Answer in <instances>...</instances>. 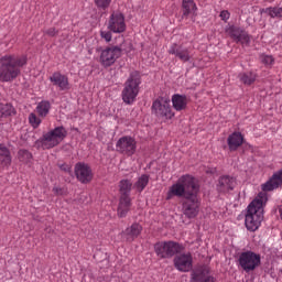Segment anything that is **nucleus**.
<instances>
[{
  "mask_svg": "<svg viewBox=\"0 0 282 282\" xmlns=\"http://www.w3.org/2000/svg\"><path fill=\"white\" fill-rule=\"evenodd\" d=\"M199 193V184L197 180L189 174L181 176L176 183L170 186L165 199L169 202L173 197H182L185 199L183 202V213L188 219H194L199 213V199L197 195Z\"/></svg>",
  "mask_w": 282,
  "mask_h": 282,
  "instance_id": "nucleus-1",
  "label": "nucleus"
},
{
  "mask_svg": "<svg viewBox=\"0 0 282 282\" xmlns=\"http://www.w3.org/2000/svg\"><path fill=\"white\" fill-rule=\"evenodd\" d=\"M28 65L25 55H4L0 58V83H12L21 76V69Z\"/></svg>",
  "mask_w": 282,
  "mask_h": 282,
  "instance_id": "nucleus-2",
  "label": "nucleus"
},
{
  "mask_svg": "<svg viewBox=\"0 0 282 282\" xmlns=\"http://www.w3.org/2000/svg\"><path fill=\"white\" fill-rule=\"evenodd\" d=\"M142 80L140 79L139 72H132L129 78L126 80L123 90L121 93L122 100L126 105H133L138 94H140V85Z\"/></svg>",
  "mask_w": 282,
  "mask_h": 282,
  "instance_id": "nucleus-3",
  "label": "nucleus"
},
{
  "mask_svg": "<svg viewBox=\"0 0 282 282\" xmlns=\"http://www.w3.org/2000/svg\"><path fill=\"white\" fill-rule=\"evenodd\" d=\"M67 138V130L65 127H56L55 129L43 133L42 138L39 140L42 149H54L58 147Z\"/></svg>",
  "mask_w": 282,
  "mask_h": 282,
  "instance_id": "nucleus-4",
  "label": "nucleus"
},
{
  "mask_svg": "<svg viewBox=\"0 0 282 282\" xmlns=\"http://www.w3.org/2000/svg\"><path fill=\"white\" fill-rule=\"evenodd\" d=\"M154 252L159 259H173L180 252H184V247L176 241H159L154 245Z\"/></svg>",
  "mask_w": 282,
  "mask_h": 282,
  "instance_id": "nucleus-5",
  "label": "nucleus"
},
{
  "mask_svg": "<svg viewBox=\"0 0 282 282\" xmlns=\"http://www.w3.org/2000/svg\"><path fill=\"white\" fill-rule=\"evenodd\" d=\"M131 186L133 184L129 180H122L119 183L120 200L118 206V217H127L131 208Z\"/></svg>",
  "mask_w": 282,
  "mask_h": 282,
  "instance_id": "nucleus-6",
  "label": "nucleus"
},
{
  "mask_svg": "<svg viewBox=\"0 0 282 282\" xmlns=\"http://www.w3.org/2000/svg\"><path fill=\"white\" fill-rule=\"evenodd\" d=\"M122 56V48L119 46H106L99 51V63L101 67H111Z\"/></svg>",
  "mask_w": 282,
  "mask_h": 282,
  "instance_id": "nucleus-7",
  "label": "nucleus"
},
{
  "mask_svg": "<svg viewBox=\"0 0 282 282\" xmlns=\"http://www.w3.org/2000/svg\"><path fill=\"white\" fill-rule=\"evenodd\" d=\"M238 263L245 272H253L261 265V254L253 251H243L238 258Z\"/></svg>",
  "mask_w": 282,
  "mask_h": 282,
  "instance_id": "nucleus-8",
  "label": "nucleus"
},
{
  "mask_svg": "<svg viewBox=\"0 0 282 282\" xmlns=\"http://www.w3.org/2000/svg\"><path fill=\"white\" fill-rule=\"evenodd\" d=\"M116 149L121 155L131 158L132 155H135V151H138V141H135L133 137H121L116 143Z\"/></svg>",
  "mask_w": 282,
  "mask_h": 282,
  "instance_id": "nucleus-9",
  "label": "nucleus"
},
{
  "mask_svg": "<svg viewBox=\"0 0 282 282\" xmlns=\"http://www.w3.org/2000/svg\"><path fill=\"white\" fill-rule=\"evenodd\" d=\"M152 111L156 118H164V120H171L175 116L171 109V100L164 98L153 101Z\"/></svg>",
  "mask_w": 282,
  "mask_h": 282,
  "instance_id": "nucleus-10",
  "label": "nucleus"
},
{
  "mask_svg": "<svg viewBox=\"0 0 282 282\" xmlns=\"http://www.w3.org/2000/svg\"><path fill=\"white\" fill-rule=\"evenodd\" d=\"M108 30L115 34H122L127 30L124 15L120 12H112L108 21Z\"/></svg>",
  "mask_w": 282,
  "mask_h": 282,
  "instance_id": "nucleus-11",
  "label": "nucleus"
},
{
  "mask_svg": "<svg viewBox=\"0 0 282 282\" xmlns=\"http://www.w3.org/2000/svg\"><path fill=\"white\" fill-rule=\"evenodd\" d=\"M174 267L178 272H191L193 270V254L187 253H177L174 257Z\"/></svg>",
  "mask_w": 282,
  "mask_h": 282,
  "instance_id": "nucleus-12",
  "label": "nucleus"
},
{
  "mask_svg": "<svg viewBox=\"0 0 282 282\" xmlns=\"http://www.w3.org/2000/svg\"><path fill=\"white\" fill-rule=\"evenodd\" d=\"M75 175L82 184H89L94 180V172L87 163H77L75 165Z\"/></svg>",
  "mask_w": 282,
  "mask_h": 282,
  "instance_id": "nucleus-13",
  "label": "nucleus"
},
{
  "mask_svg": "<svg viewBox=\"0 0 282 282\" xmlns=\"http://www.w3.org/2000/svg\"><path fill=\"white\" fill-rule=\"evenodd\" d=\"M167 52L178 58V61H182V63H188L193 58L191 48L177 43L172 44Z\"/></svg>",
  "mask_w": 282,
  "mask_h": 282,
  "instance_id": "nucleus-14",
  "label": "nucleus"
},
{
  "mask_svg": "<svg viewBox=\"0 0 282 282\" xmlns=\"http://www.w3.org/2000/svg\"><path fill=\"white\" fill-rule=\"evenodd\" d=\"M192 282H215L208 265H200L192 271Z\"/></svg>",
  "mask_w": 282,
  "mask_h": 282,
  "instance_id": "nucleus-15",
  "label": "nucleus"
},
{
  "mask_svg": "<svg viewBox=\"0 0 282 282\" xmlns=\"http://www.w3.org/2000/svg\"><path fill=\"white\" fill-rule=\"evenodd\" d=\"M227 34H229L230 39H232L236 43H241V45H250V34L243 31V29L238 26H229L227 29Z\"/></svg>",
  "mask_w": 282,
  "mask_h": 282,
  "instance_id": "nucleus-16",
  "label": "nucleus"
},
{
  "mask_svg": "<svg viewBox=\"0 0 282 282\" xmlns=\"http://www.w3.org/2000/svg\"><path fill=\"white\" fill-rule=\"evenodd\" d=\"M50 82L57 87L59 91H69V77L61 72H55L50 76Z\"/></svg>",
  "mask_w": 282,
  "mask_h": 282,
  "instance_id": "nucleus-17",
  "label": "nucleus"
},
{
  "mask_svg": "<svg viewBox=\"0 0 282 282\" xmlns=\"http://www.w3.org/2000/svg\"><path fill=\"white\" fill-rule=\"evenodd\" d=\"M142 234V227L140 224L134 223L130 227H128L126 230L121 232L122 239H126L131 243V241H135L138 237Z\"/></svg>",
  "mask_w": 282,
  "mask_h": 282,
  "instance_id": "nucleus-18",
  "label": "nucleus"
},
{
  "mask_svg": "<svg viewBox=\"0 0 282 282\" xmlns=\"http://www.w3.org/2000/svg\"><path fill=\"white\" fill-rule=\"evenodd\" d=\"M237 186V180L232 176H221L218 181V191L220 193H229Z\"/></svg>",
  "mask_w": 282,
  "mask_h": 282,
  "instance_id": "nucleus-19",
  "label": "nucleus"
},
{
  "mask_svg": "<svg viewBox=\"0 0 282 282\" xmlns=\"http://www.w3.org/2000/svg\"><path fill=\"white\" fill-rule=\"evenodd\" d=\"M229 151H237L243 144V134L241 132H234L227 139Z\"/></svg>",
  "mask_w": 282,
  "mask_h": 282,
  "instance_id": "nucleus-20",
  "label": "nucleus"
},
{
  "mask_svg": "<svg viewBox=\"0 0 282 282\" xmlns=\"http://www.w3.org/2000/svg\"><path fill=\"white\" fill-rule=\"evenodd\" d=\"M183 8V15L182 19H188L191 14L195 17L197 13V4L195 3V0H183L182 2Z\"/></svg>",
  "mask_w": 282,
  "mask_h": 282,
  "instance_id": "nucleus-21",
  "label": "nucleus"
},
{
  "mask_svg": "<svg viewBox=\"0 0 282 282\" xmlns=\"http://www.w3.org/2000/svg\"><path fill=\"white\" fill-rule=\"evenodd\" d=\"M172 104L175 111H184L188 106V98L186 95L175 94L172 96Z\"/></svg>",
  "mask_w": 282,
  "mask_h": 282,
  "instance_id": "nucleus-22",
  "label": "nucleus"
},
{
  "mask_svg": "<svg viewBox=\"0 0 282 282\" xmlns=\"http://www.w3.org/2000/svg\"><path fill=\"white\" fill-rule=\"evenodd\" d=\"M50 109H52V104H50L47 100H42L37 104L35 113H37L40 118H47L50 115Z\"/></svg>",
  "mask_w": 282,
  "mask_h": 282,
  "instance_id": "nucleus-23",
  "label": "nucleus"
},
{
  "mask_svg": "<svg viewBox=\"0 0 282 282\" xmlns=\"http://www.w3.org/2000/svg\"><path fill=\"white\" fill-rule=\"evenodd\" d=\"M0 163L2 166H10L12 164V156L10 155V150L6 145L0 144Z\"/></svg>",
  "mask_w": 282,
  "mask_h": 282,
  "instance_id": "nucleus-24",
  "label": "nucleus"
},
{
  "mask_svg": "<svg viewBox=\"0 0 282 282\" xmlns=\"http://www.w3.org/2000/svg\"><path fill=\"white\" fill-rule=\"evenodd\" d=\"M149 180L150 176L147 174L141 175L138 181L134 184V188H137V191L139 193H142V191H144V188H147V186H149Z\"/></svg>",
  "mask_w": 282,
  "mask_h": 282,
  "instance_id": "nucleus-25",
  "label": "nucleus"
},
{
  "mask_svg": "<svg viewBox=\"0 0 282 282\" xmlns=\"http://www.w3.org/2000/svg\"><path fill=\"white\" fill-rule=\"evenodd\" d=\"M14 107L10 104H0V118H8L13 116Z\"/></svg>",
  "mask_w": 282,
  "mask_h": 282,
  "instance_id": "nucleus-26",
  "label": "nucleus"
},
{
  "mask_svg": "<svg viewBox=\"0 0 282 282\" xmlns=\"http://www.w3.org/2000/svg\"><path fill=\"white\" fill-rule=\"evenodd\" d=\"M271 19H282V7H269L264 10Z\"/></svg>",
  "mask_w": 282,
  "mask_h": 282,
  "instance_id": "nucleus-27",
  "label": "nucleus"
},
{
  "mask_svg": "<svg viewBox=\"0 0 282 282\" xmlns=\"http://www.w3.org/2000/svg\"><path fill=\"white\" fill-rule=\"evenodd\" d=\"M239 79L243 83V85H252V83L257 80V75L253 73H242L239 75Z\"/></svg>",
  "mask_w": 282,
  "mask_h": 282,
  "instance_id": "nucleus-28",
  "label": "nucleus"
},
{
  "mask_svg": "<svg viewBox=\"0 0 282 282\" xmlns=\"http://www.w3.org/2000/svg\"><path fill=\"white\" fill-rule=\"evenodd\" d=\"M41 122H43V120L41 119V116L36 115V112H31L29 115V123L33 129H39V127H41Z\"/></svg>",
  "mask_w": 282,
  "mask_h": 282,
  "instance_id": "nucleus-29",
  "label": "nucleus"
},
{
  "mask_svg": "<svg viewBox=\"0 0 282 282\" xmlns=\"http://www.w3.org/2000/svg\"><path fill=\"white\" fill-rule=\"evenodd\" d=\"M18 159L20 160V162H30V160H32V153H30V151L28 150H20L18 152Z\"/></svg>",
  "mask_w": 282,
  "mask_h": 282,
  "instance_id": "nucleus-30",
  "label": "nucleus"
},
{
  "mask_svg": "<svg viewBox=\"0 0 282 282\" xmlns=\"http://www.w3.org/2000/svg\"><path fill=\"white\" fill-rule=\"evenodd\" d=\"M95 4L101 10H107L111 6V0H95Z\"/></svg>",
  "mask_w": 282,
  "mask_h": 282,
  "instance_id": "nucleus-31",
  "label": "nucleus"
},
{
  "mask_svg": "<svg viewBox=\"0 0 282 282\" xmlns=\"http://www.w3.org/2000/svg\"><path fill=\"white\" fill-rule=\"evenodd\" d=\"M260 58L264 65H272V63H274V57H272V55H261Z\"/></svg>",
  "mask_w": 282,
  "mask_h": 282,
  "instance_id": "nucleus-32",
  "label": "nucleus"
},
{
  "mask_svg": "<svg viewBox=\"0 0 282 282\" xmlns=\"http://www.w3.org/2000/svg\"><path fill=\"white\" fill-rule=\"evenodd\" d=\"M100 36L106 41V43H111V31H100Z\"/></svg>",
  "mask_w": 282,
  "mask_h": 282,
  "instance_id": "nucleus-33",
  "label": "nucleus"
},
{
  "mask_svg": "<svg viewBox=\"0 0 282 282\" xmlns=\"http://www.w3.org/2000/svg\"><path fill=\"white\" fill-rule=\"evenodd\" d=\"M44 34H46V36H56V34H58V30H56V28H50L44 32Z\"/></svg>",
  "mask_w": 282,
  "mask_h": 282,
  "instance_id": "nucleus-34",
  "label": "nucleus"
},
{
  "mask_svg": "<svg viewBox=\"0 0 282 282\" xmlns=\"http://www.w3.org/2000/svg\"><path fill=\"white\" fill-rule=\"evenodd\" d=\"M220 19L223 21H228V19H230V12H228L227 10H224L220 12Z\"/></svg>",
  "mask_w": 282,
  "mask_h": 282,
  "instance_id": "nucleus-35",
  "label": "nucleus"
},
{
  "mask_svg": "<svg viewBox=\"0 0 282 282\" xmlns=\"http://www.w3.org/2000/svg\"><path fill=\"white\" fill-rule=\"evenodd\" d=\"M59 169L62 170V171H64L65 173H69V171H70V169L72 167H69V165L68 164H62V165H59Z\"/></svg>",
  "mask_w": 282,
  "mask_h": 282,
  "instance_id": "nucleus-36",
  "label": "nucleus"
},
{
  "mask_svg": "<svg viewBox=\"0 0 282 282\" xmlns=\"http://www.w3.org/2000/svg\"><path fill=\"white\" fill-rule=\"evenodd\" d=\"M53 193H54L55 195H63V188H61V187H54V188H53Z\"/></svg>",
  "mask_w": 282,
  "mask_h": 282,
  "instance_id": "nucleus-37",
  "label": "nucleus"
}]
</instances>
